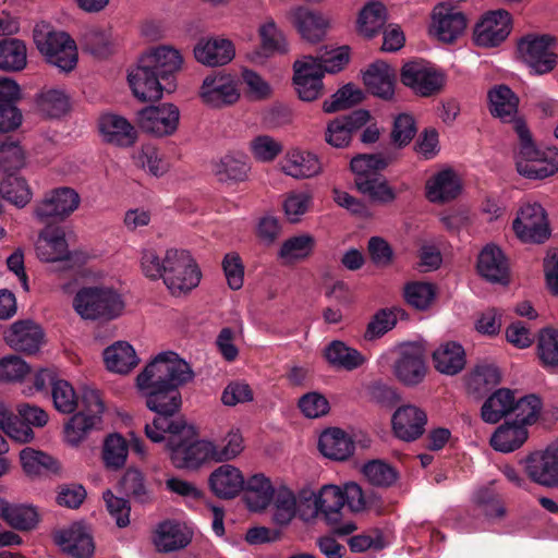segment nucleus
Here are the masks:
<instances>
[{
    "label": "nucleus",
    "mask_w": 558,
    "mask_h": 558,
    "mask_svg": "<svg viewBox=\"0 0 558 558\" xmlns=\"http://www.w3.org/2000/svg\"><path fill=\"white\" fill-rule=\"evenodd\" d=\"M193 377L190 364L172 351L159 353L136 377V386L145 397L146 407L155 413L151 423L145 425V435L153 442L163 441L165 434L171 435L167 447L177 469L196 470L213 460L215 452L211 441L173 439L186 426L180 415L182 397L179 388Z\"/></svg>",
    "instance_id": "obj_1"
},
{
    "label": "nucleus",
    "mask_w": 558,
    "mask_h": 558,
    "mask_svg": "<svg viewBox=\"0 0 558 558\" xmlns=\"http://www.w3.org/2000/svg\"><path fill=\"white\" fill-rule=\"evenodd\" d=\"M54 408L64 414H73L64 426L68 442L77 446L92 430L101 428L105 403L100 392L90 387H83L80 399L74 388L63 379L53 383L51 390Z\"/></svg>",
    "instance_id": "obj_2"
},
{
    "label": "nucleus",
    "mask_w": 558,
    "mask_h": 558,
    "mask_svg": "<svg viewBox=\"0 0 558 558\" xmlns=\"http://www.w3.org/2000/svg\"><path fill=\"white\" fill-rule=\"evenodd\" d=\"M514 131L520 141L515 162L518 172L527 179L534 180H543L554 175L558 171V149L554 147L537 148L523 120L515 121Z\"/></svg>",
    "instance_id": "obj_3"
},
{
    "label": "nucleus",
    "mask_w": 558,
    "mask_h": 558,
    "mask_svg": "<svg viewBox=\"0 0 558 558\" xmlns=\"http://www.w3.org/2000/svg\"><path fill=\"white\" fill-rule=\"evenodd\" d=\"M387 166V160L380 154H360L353 157L350 168L355 174L354 183L357 191L375 202H392L396 193L379 173Z\"/></svg>",
    "instance_id": "obj_4"
},
{
    "label": "nucleus",
    "mask_w": 558,
    "mask_h": 558,
    "mask_svg": "<svg viewBox=\"0 0 558 558\" xmlns=\"http://www.w3.org/2000/svg\"><path fill=\"white\" fill-rule=\"evenodd\" d=\"M73 308L83 319L108 322L122 314L124 301L112 288L83 287L73 299Z\"/></svg>",
    "instance_id": "obj_5"
},
{
    "label": "nucleus",
    "mask_w": 558,
    "mask_h": 558,
    "mask_svg": "<svg viewBox=\"0 0 558 558\" xmlns=\"http://www.w3.org/2000/svg\"><path fill=\"white\" fill-rule=\"evenodd\" d=\"M163 282L173 295L186 293L201 281V270L189 251L168 250L165 255Z\"/></svg>",
    "instance_id": "obj_6"
},
{
    "label": "nucleus",
    "mask_w": 558,
    "mask_h": 558,
    "mask_svg": "<svg viewBox=\"0 0 558 558\" xmlns=\"http://www.w3.org/2000/svg\"><path fill=\"white\" fill-rule=\"evenodd\" d=\"M34 43L46 61L60 71L69 73L77 64V48L75 41L64 32L44 33L34 29Z\"/></svg>",
    "instance_id": "obj_7"
},
{
    "label": "nucleus",
    "mask_w": 558,
    "mask_h": 558,
    "mask_svg": "<svg viewBox=\"0 0 558 558\" xmlns=\"http://www.w3.org/2000/svg\"><path fill=\"white\" fill-rule=\"evenodd\" d=\"M512 228L517 236L525 243L541 244L551 234L547 213L538 203L522 205Z\"/></svg>",
    "instance_id": "obj_8"
},
{
    "label": "nucleus",
    "mask_w": 558,
    "mask_h": 558,
    "mask_svg": "<svg viewBox=\"0 0 558 558\" xmlns=\"http://www.w3.org/2000/svg\"><path fill=\"white\" fill-rule=\"evenodd\" d=\"M80 203L81 197L74 189L60 186L45 194L34 214L41 222L63 221L78 208Z\"/></svg>",
    "instance_id": "obj_9"
},
{
    "label": "nucleus",
    "mask_w": 558,
    "mask_h": 558,
    "mask_svg": "<svg viewBox=\"0 0 558 558\" xmlns=\"http://www.w3.org/2000/svg\"><path fill=\"white\" fill-rule=\"evenodd\" d=\"M400 81L415 94L429 97L441 90L445 76L424 60H412L402 65Z\"/></svg>",
    "instance_id": "obj_10"
},
{
    "label": "nucleus",
    "mask_w": 558,
    "mask_h": 558,
    "mask_svg": "<svg viewBox=\"0 0 558 558\" xmlns=\"http://www.w3.org/2000/svg\"><path fill=\"white\" fill-rule=\"evenodd\" d=\"M554 38L549 35H527L518 43V52L535 74L551 72L557 64V54L550 50Z\"/></svg>",
    "instance_id": "obj_11"
},
{
    "label": "nucleus",
    "mask_w": 558,
    "mask_h": 558,
    "mask_svg": "<svg viewBox=\"0 0 558 558\" xmlns=\"http://www.w3.org/2000/svg\"><path fill=\"white\" fill-rule=\"evenodd\" d=\"M512 29L511 14L502 9L489 11L475 24L473 41L483 48L498 47L510 35Z\"/></svg>",
    "instance_id": "obj_12"
},
{
    "label": "nucleus",
    "mask_w": 558,
    "mask_h": 558,
    "mask_svg": "<svg viewBox=\"0 0 558 558\" xmlns=\"http://www.w3.org/2000/svg\"><path fill=\"white\" fill-rule=\"evenodd\" d=\"M427 373L423 349L414 343L400 348L393 364L396 378L407 387L420 385Z\"/></svg>",
    "instance_id": "obj_13"
},
{
    "label": "nucleus",
    "mask_w": 558,
    "mask_h": 558,
    "mask_svg": "<svg viewBox=\"0 0 558 558\" xmlns=\"http://www.w3.org/2000/svg\"><path fill=\"white\" fill-rule=\"evenodd\" d=\"M530 480L545 487L558 486V439L544 451L530 453L525 459Z\"/></svg>",
    "instance_id": "obj_14"
},
{
    "label": "nucleus",
    "mask_w": 558,
    "mask_h": 558,
    "mask_svg": "<svg viewBox=\"0 0 558 558\" xmlns=\"http://www.w3.org/2000/svg\"><path fill=\"white\" fill-rule=\"evenodd\" d=\"M180 111L172 104L149 106L138 111L140 128L149 134L161 137L173 134L179 125Z\"/></svg>",
    "instance_id": "obj_15"
},
{
    "label": "nucleus",
    "mask_w": 558,
    "mask_h": 558,
    "mask_svg": "<svg viewBox=\"0 0 558 558\" xmlns=\"http://www.w3.org/2000/svg\"><path fill=\"white\" fill-rule=\"evenodd\" d=\"M128 81L134 96L141 101H156L162 97L163 89L170 92L161 76L140 59L137 66L128 75Z\"/></svg>",
    "instance_id": "obj_16"
},
{
    "label": "nucleus",
    "mask_w": 558,
    "mask_h": 558,
    "mask_svg": "<svg viewBox=\"0 0 558 558\" xmlns=\"http://www.w3.org/2000/svg\"><path fill=\"white\" fill-rule=\"evenodd\" d=\"M293 83L300 99L313 101L317 99L323 92V76L314 57L304 56L293 64Z\"/></svg>",
    "instance_id": "obj_17"
},
{
    "label": "nucleus",
    "mask_w": 558,
    "mask_h": 558,
    "mask_svg": "<svg viewBox=\"0 0 558 558\" xmlns=\"http://www.w3.org/2000/svg\"><path fill=\"white\" fill-rule=\"evenodd\" d=\"M468 25L464 13L446 4L434 9L430 32L442 43L451 44L460 37Z\"/></svg>",
    "instance_id": "obj_18"
},
{
    "label": "nucleus",
    "mask_w": 558,
    "mask_h": 558,
    "mask_svg": "<svg viewBox=\"0 0 558 558\" xmlns=\"http://www.w3.org/2000/svg\"><path fill=\"white\" fill-rule=\"evenodd\" d=\"M371 114L365 109L338 117L330 121L325 132V141L336 148H342L350 144L352 133L367 124Z\"/></svg>",
    "instance_id": "obj_19"
},
{
    "label": "nucleus",
    "mask_w": 558,
    "mask_h": 558,
    "mask_svg": "<svg viewBox=\"0 0 558 558\" xmlns=\"http://www.w3.org/2000/svg\"><path fill=\"white\" fill-rule=\"evenodd\" d=\"M201 97L205 104L218 108L234 104L240 94L231 75L219 74L205 77L201 87Z\"/></svg>",
    "instance_id": "obj_20"
},
{
    "label": "nucleus",
    "mask_w": 558,
    "mask_h": 558,
    "mask_svg": "<svg viewBox=\"0 0 558 558\" xmlns=\"http://www.w3.org/2000/svg\"><path fill=\"white\" fill-rule=\"evenodd\" d=\"M197 62L207 66H222L235 56L234 45L222 37L201 38L193 49Z\"/></svg>",
    "instance_id": "obj_21"
},
{
    "label": "nucleus",
    "mask_w": 558,
    "mask_h": 558,
    "mask_svg": "<svg viewBox=\"0 0 558 558\" xmlns=\"http://www.w3.org/2000/svg\"><path fill=\"white\" fill-rule=\"evenodd\" d=\"M426 423V413L411 404L397 409L391 418L395 435L405 441L421 437L425 432Z\"/></svg>",
    "instance_id": "obj_22"
},
{
    "label": "nucleus",
    "mask_w": 558,
    "mask_h": 558,
    "mask_svg": "<svg viewBox=\"0 0 558 558\" xmlns=\"http://www.w3.org/2000/svg\"><path fill=\"white\" fill-rule=\"evenodd\" d=\"M43 328L33 320H17L13 323L5 335L7 343L15 351L34 354L44 341Z\"/></svg>",
    "instance_id": "obj_23"
},
{
    "label": "nucleus",
    "mask_w": 558,
    "mask_h": 558,
    "mask_svg": "<svg viewBox=\"0 0 558 558\" xmlns=\"http://www.w3.org/2000/svg\"><path fill=\"white\" fill-rule=\"evenodd\" d=\"M477 271L492 283L508 284L509 265L504 252L495 244H487L477 257Z\"/></svg>",
    "instance_id": "obj_24"
},
{
    "label": "nucleus",
    "mask_w": 558,
    "mask_h": 558,
    "mask_svg": "<svg viewBox=\"0 0 558 558\" xmlns=\"http://www.w3.org/2000/svg\"><path fill=\"white\" fill-rule=\"evenodd\" d=\"M54 542L74 558H90L95 546L92 536L81 523H73L54 533Z\"/></svg>",
    "instance_id": "obj_25"
},
{
    "label": "nucleus",
    "mask_w": 558,
    "mask_h": 558,
    "mask_svg": "<svg viewBox=\"0 0 558 558\" xmlns=\"http://www.w3.org/2000/svg\"><path fill=\"white\" fill-rule=\"evenodd\" d=\"M141 60L144 64L151 66L162 78L163 83L174 87V74L181 70L183 58L179 50L160 46L151 52L144 54Z\"/></svg>",
    "instance_id": "obj_26"
},
{
    "label": "nucleus",
    "mask_w": 558,
    "mask_h": 558,
    "mask_svg": "<svg viewBox=\"0 0 558 558\" xmlns=\"http://www.w3.org/2000/svg\"><path fill=\"white\" fill-rule=\"evenodd\" d=\"M363 82L374 96L389 100L395 95L396 74L384 61L369 64L363 74Z\"/></svg>",
    "instance_id": "obj_27"
},
{
    "label": "nucleus",
    "mask_w": 558,
    "mask_h": 558,
    "mask_svg": "<svg viewBox=\"0 0 558 558\" xmlns=\"http://www.w3.org/2000/svg\"><path fill=\"white\" fill-rule=\"evenodd\" d=\"M99 131L107 143L129 147L137 140L134 126L123 117L107 113L99 119Z\"/></svg>",
    "instance_id": "obj_28"
},
{
    "label": "nucleus",
    "mask_w": 558,
    "mask_h": 558,
    "mask_svg": "<svg viewBox=\"0 0 558 558\" xmlns=\"http://www.w3.org/2000/svg\"><path fill=\"white\" fill-rule=\"evenodd\" d=\"M192 541L191 531L175 520L158 524L154 543L159 551L171 553L186 547Z\"/></svg>",
    "instance_id": "obj_29"
},
{
    "label": "nucleus",
    "mask_w": 558,
    "mask_h": 558,
    "mask_svg": "<svg viewBox=\"0 0 558 558\" xmlns=\"http://www.w3.org/2000/svg\"><path fill=\"white\" fill-rule=\"evenodd\" d=\"M290 20L301 37L310 43L320 41L327 28V22L320 13L305 7H298L290 13Z\"/></svg>",
    "instance_id": "obj_30"
},
{
    "label": "nucleus",
    "mask_w": 558,
    "mask_h": 558,
    "mask_svg": "<svg viewBox=\"0 0 558 558\" xmlns=\"http://www.w3.org/2000/svg\"><path fill=\"white\" fill-rule=\"evenodd\" d=\"M208 483L217 497L231 499L242 492L245 481L239 469L223 464L210 474Z\"/></svg>",
    "instance_id": "obj_31"
},
{
    "label": "nucleus",
    "mask_w": 558,
    "mask_h": 558,
    "mask_svg": "<svg viewBox=\"0 0 558 558\" xmlns=\"http://www.w3.org/2000/svg\"><path fill=\"white\" fill-rule=\"evenodd\" d=\"M242 490L245 505L254 512L265 510L275 497L271 481L262 473L252 475Z\"/></svg>",
    "instance_id": "obj_32"
},
{
    "label": "nucleus",
    "mask_w": 558,
    "mask_h": 558,
    "mask_svg": "<svg viewBox=\"0 0 558 558\" xmlns=\"http://www.w3.org/2000/svg\"><path fill=\"white\" fill-rule=\"evenodd\" d=\"M318 449L329 459L343 461L353 454L354 442L342 429L329 428L319 436Z\"/></svg>",
    "instance_id": "obj_33"
},
{
    "label": "nucleus",
    "mask_w": 558,
    "mask_h": 558,
    "mask_svg": "<svg viewBox=\"0 0 558 558\" xmlns=\"http://www.w3.org/2000/svg\"><path fill=\"white\" fill-rule=\"evenodd\" d=\"M36 254L43 262H62L70 258L64 232L60 229L45 230L36 244Z\"/></svg>",
    "instance_id": "obj_34"
},
{
    "label": "nucleus",
    "mask_w": 558,
    "mask_h": 558,
    "mask_svg": "<svg viewBox=\"0 0 558 558\" xmlns=\"http://www.w3.org/2000/svg\"><path fill=\"white\" fill-rule=\"evenodd\" d=\"M460 192V181L451 169L439 171L426 183V196L433 203L454 199Z\"/></svg>",
    "instance_id": "obj_35"
},
{
    "label": "nucleus",
    "mask_w": 558,
    "mask_h": 558,
    "mask_svg": "<svg viewBox=\"0 0 558 558\" xmlns=\"http://www.w3.org/2000/svg\"><path fill=\"white\" fill-rule=\"evenodd\" d=\"M433 363L441 374L457 375L465 366V352L461 344L448 341L433 352Z\"/></svg>",
    "instance_id": "obj_36"
},
{
    "label": "nucleus",
    "mask_w": 558,
    "mask_h": 558,
    "mask_svg": "<svg viewBox=\"0 0 558 558\" xmlns=\"http://www.w3.org/2000/svg\"><path fill=\"white\" fill-rule=\"evenodd\" d=\"M489 111L504 122L518 121L519 98L507 85H499L488 92Z\"/></svg>",
    "instance_id": "obj_37"
},
{
    "label": "nucleus",
    "mask_w": 558,
    "mask_h": 558,
    "mask_svg": "<svg viewBox=\"0 0 558 558\" xmlns=\"http://www.w3.org/2000/svg\"><path fill=\"white\" fill-rule=\"evenodd\" d=\"M104 362L110 372L128 374L140 362L133 347L125 341H118L104 351Z\"/></svg>",
    "instance_id": "obj_38"
},
{
    "label": "nucleus",
    "mask_w": 558,
    "mask_h": 558,
    "mask_svg": "<svg viewBox=\"0 0 558 558\" xmlns=\"http://www.w3.org/2000/svg\"><path fill=\"white\" fill-rule=\"evenodd\" d=\"M120 485L123 493L137 504H150L155 499L151 484L138 469L129 468L124 472Z\"/></svg>",
    "instance_id": "obj_39"
},
{
    "label": "nucleus",
    "mask_w": 558,
    "mask_h": 558,
    "mask_svg": "<svg viewBox=\"0 0 558 558\" xmlns=\"http://www.w3.org/2000/svg\"><path fill=\"white\" fill-rule=\"evenodd\" d=\"M317 513L325 517L328 523H338L341 519V509L344 507L342 488L337 485H325L315 497Z\"/></svg>",
    "instance_id": "obj_40"
},
{
    "label": "nucleus",
    "mask_w": 558,
    "mask_h": 558,
    "mask_svg": "<svg viewBox=\"0 0 558 558\" xmlns=\"http://www.w3.org/2000/svg\"><path fill=\"white\" fill-rule=\"evenodd\" d=\"M513 407V392L510 389L500 388L493 392L483 403L481 409L482 420L489 424H496L511 413Z\"/></svg>",
    "instance_id": "obj_41"
},
{
    "label": "nucleus",
    "mask_w": 558,
    "mask_h": 558,
    "mask_svg": "<svg viewBox=\"0 0 558 558\" xmlns=\"http://www.w3.org/2000/svg\"><path fill=\"white\" fill-rule=\"evenodd\" d=\"M386 22V7L379 1H371L360 11L356 28L360 35L373 38L380 33Z\"/></svg>",
    "instance_id": "obj_42"
},
{
    "label": "nucleus",
    "mask_w": 558,
    "mask_h": 558,
    "mask_svg": "<svg viewBox=\"0 0 558 558\" xmlns=\"http://www.w3.org/2000/svg\"><path fill=\"white\" fill-rule=\"evenodd\" d=\"M527 439L526 426L518 422L500 425L490 438L492 447L500 452H511Z\"/></svg>",
    "instance_id": "obj_43"
},
{
    "label": "nucleus",
    "mask_w": 558,
    "mask_h": 558,
    "mask_svg": "<svg viewBox=\"0 0 558 558\" xmlns=\"http://www.w3.org/2000/svg\"><path fill=\"white\" fill-rule=\"evenodd\" d=\"M27 64V49L22 39L5 37L0 39V70L19 72Z\"/></svg>",
    "instance_id": "obj_44"
},
{
    "label": "nucleus",
    "mask_w": 558,
    "mask_h": 558,
    "mask_svg": "<svg viewBox=\"0 0 558 558\" xmlns=\"http://www.w3.org/2000/svg\"><path fill=\"white\" fill-rule=\"evenodd\" d=\"M500 381V373L495 365H477L466 378V389L474 398H482Z\"/></svg>",
    "instance_id": "obj_45"
},
{
    "label": "nucleus",
    "mask_w": 558,
    "mask_h": 558,
    "mask_svg": "<svg viewBox=\"0 0 558 558\" xmlns=\"http://www.w3.org/2000/svg\"><path fill=\"white\" fill-rule=\"evenodd\" d=\"M20 460L27 475L58 474L60 471L57 459L31 447L21 450Z\"/></svg>",
    "instance_id": "obj_46"
},
{
    "label": "nucleus",
    "mask_w": 558,
    "mask_h": 558,
    "mask_svg": "<svg viewBox=\"0 0 558 558\" xmlns=\"http://www.w3.org/2000/svg\"><path fill=\"white\" fill-rule=\"evenodd\" d=\"M250 166L244 155H225L215 165L214 172L218 181L232 184L243 182L247 178Z\"/></svg>",
    "instance_id": "obj_47"
},
{
    "label": "nucleus",
    "mask_w": 558,
    "mask_h": 558,
    "mask_svg": "<svg viewBox=\"0 0 558 558\" xmlns=\"http://www.w3.org/2000/svg\"><path fill=\"white\" fill-rule=\"evenodd\" d=\"M322 170V162L318 157L305 150L292 151L284 166L283 171L293 178H312L318 174Z\"/></svg>",
    "instance_id": "obj_48"
},
{
    "label": "nucleus",
    "mask_w": 558,
    "mask_h": 558,
    "mask_svg": "<svg viewBox=\"0 0 558 558\" xmlns=\"http://www.w3.org/2000/svg\"><path fill=\"white\" fill-rule=\"evenodd\" d=\"M315 239L310 234H300L287 239L280 246L278 258L283 265L294 264L307 258L314 251Z\"/></svg>",
    "instance_id": "obj_49"
},
{
    "label": "nucleus",
    "mask_w": 558,
    "mask_h": 558,
    "mask_svg": "<svg viewBox=\"0 0 558 558\" xmlns=\"http://www.w3.org/2000/svg\"><path fill=\"white\" fill-rule=\"evenodd\" d=\"M325 357L331 365L347 371L360 367L365 361L356 349L350 348L339 340L332 341L326 348Z\"/></svg>",
    "instance_id": "obj_50"
},
{
    "label": "nucleus",
    "mask_w": 558,
    "mask_h": 558,
    "mask_svg": "<svg viewBox=\"0 0 558 558\" xmlns=\"http://www.w3.org/2000/svg\"><path fill=\"white\" fill-rule=\"evenodd\" d=\"M403 314L404 311L398 307L377 311L366 326L364 339L372 341L383 337L396 326L399 316Z\"/></svg>",
    "instance_id": "obj_51"
},
{
    "label": "nucleus",
    "mask_w": 558,
    "mask_h": 558,
    "mask_svg": "<svg viewBox=\"0 0 558 558\" xmlns=\"http://www.w3.org/2000/svg\"><path fill=\"white\" fill-rule=\"evenodd\" d=\"M0 194L4 201L17 207H24L32 197L31 190L25 179L15 173H7L1 180Z\"/></svg>",
    "instance_id": "obj_52"
},
{
    "label": "nucleus",
    "mask_w": 558,
    "mask_h": 558,
    "mask_svg": "<svg viewBox=\"0 0 558 558\" xmlns=\"http://www.w3.org/2000/svg\"><path fill=\"white\" fill-rule=\"evenodd\" d=\"M129 444L120 434H111L106 437L102 447V460L107 469H122L126 462Z\"/></svg>",
    "instance_id": "obj_53"
},
{
    "label": "nucleus",
    "mask_w": 558,
    "mask_h": 558,
    "mask_svg": "<svg viewBox=\"0 0 558 558\" xmlns=\"http://www.w3.org/2000/svg\"><path fill=\"white\" fill-rule=\"evenodd\" d=\"M1 517L13 529L21 531H29L38 522L36 509L28 506H11L5 504L1 507Z\"/></svg>",
    "instance_id": "obj_54"
},
{
    "label": "nucleus",
    "mask_w": 558,
    "mask_h": 558,
    "mask_svg": "<svg viewBox=\"0 0 558 558\" xmlns=\"http://www.w3.org/2000/svg\"><path fill=\"white\" fill-rule=\"evenodd\" d=\"M275 511L272 520L276 524L284 526L288 525L296 514V498L294 493L282 486L277 492L272 499Z\"/></svg>",
    "instance_id": "obj_55"
},
{
    "label": "nucleus",
    "mask_w": 558,
    "mask_h": 558,
    "mask_svg": "<svg viewBox=\"0 0 558 558\" xmlns=\"http://www.w3.org/2000/svg\"><path fill=\"white\" fill-rule=\"evenodd\" d=\"M363 474L367 481L377 487H390L398 480V471L383 460H372L363 465Z\"/></svg>",
    "instance_id": "obj_56"
},
{
    "label": "nucleus",
    "mask_w": 558,
    "mask_h": 558,
    "mask_svg": "<svg viewBox=\"0 0 558 558\" xmlns=\"http://www.w3.org/2000/svg\"><path fill=\"white\" fill-rule=\"evenodd\" d=\"M436 298V288L429 282L414 281L404 287V299L409 305L424 311Z\"/></svg>",
    "instance_id": "obj_57"
},
{
    "label": "nucleus",
    "mask_w": 558,
    "mask_h": 558,
    "mask_svg": "<svg viewBox=\"0 0 558 558\" xmlns=\"http://www.w3.org/2000/svg\"><path fill=\"white\" fill-rule=\"evenodd\" d=\"M315 63L319 65L322 76L327 73L340 72L350 60V49L348 46L338 47L328 50L322 49L317 57H314Z\"/></svg>",
    "instance_id": "obj_58"
},
{
    "label": "nucleus",
    "mask_w": 558,
    "mask_h": 558,
    "mask_svg": "<svg viewBox=\"0 0 558 558\" xmlns=\"http://www.w3.org/2000/svg\"><path fill=\"white\" fill-rule=\"evenodd\" d=\"M362 99V92L352 84H347L324 101L323 110L327 113H333L357 105Z\"/></svg>",
    "instance_id": "obj_59"
},
{
    "label": "nucleus",
    "mask_w": 558,
    "mask_h": 558,
    "mask_svg": "<svg viewBox=\"0 0 558 558\" xmlns=\"http://www.w3.org/2000/svg\"><path fill=\"white\" fill-rule=\"evenodd\" d=\"M537 354L544 366H558V330L544 328L537 338Z\"/></svg>",
    "instance_id": "obj_60"
},
{
    "label": "nucleus",
    "mask_w": 558,
    "mask_h": 558,
    "mask_svg": "<svg viewBox=\"0 0 558 558\" xmlns=\"http://www.w3.org/2000/svg\"><path fill=\"white\" fill-rule=\"evenodd\" d=\"M24 165V153L17 141L7 136L0 143V171L15 173Z\"/></svg>",
    "instance_id": "obj_61"
},
{
    "label": "nucleus",
    "mask_w": 558,
    "mask_h": 558,
    "mask_svg": "<svg viewBox=\"0 0 558 558\" xmlns=\"http://www.w3.org/2000/svg\"><path fill=\"white\" fill-rule=\"evenodd\" d=\"M37 105L40 111L50 118H60L70 107L68 96L59 89L43 92L37 99Z\"/></svg>",
    "instance_id": "obj_62"
},
{
    "label": "nucleus",
    "mask_w": 558,
    "mask_h": 558,
    "mask_svg": "<svg viewBox=\"0 0 558 558\" xmlns=\"http://www.w3.org/2000/svg\"><path fill=\"white\" fill-rule=\"evenodd\" d=\"M542 410V400L535 395H527L519 400L514 399L512 412L515 414L513 422L531 425L536 422Z\"/></svg>",
    "instance_id": "obj_63"
},
{
    "label": "nucleus",
    "mask_w": 558,
    "mask_h": 558,
    "mask_svg": "<svg viewBox=\"0 0 558 558\" xmlns=\"http://www.w3.org/2000/svg\"><path fill=\"white\" fill-rule=\"evenodd\" d=\"M251 151L258 161L275 160L282 151V144L269 135H258L250 143Z\"/></svg>",
    "instance_id": "obj_64"
}]
</instances>
